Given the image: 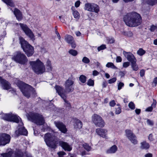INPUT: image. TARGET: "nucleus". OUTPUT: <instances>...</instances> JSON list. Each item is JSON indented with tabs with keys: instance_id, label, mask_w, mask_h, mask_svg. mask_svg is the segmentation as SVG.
<instances>
[{
	"instance_id": "f257e3e1",
	"label": "nucleus",
	"mask_w": 157,
	"mask_h": 157,
	"mask_svg": "<svg viewBox=\"0 0 157 157\" xmlns=\"http://www.w3.org/2000/svg\"><path fill=\"white\" fill-rule=\"evenodd\" d=\"M124 20L127 25L130 27H135L140 24L141 17L139 14L133 12L125 16Z\"/></svg>"
},
{
	"instance_id": "f03ea898",
	"label": "nucleus",
	"mask_w": 157,
	"mask_h": 157,
	"mask_svg": "<svg viewBox=\"0 0 157 157\" xmlns=\"http://www.w3.org/2000/svg\"><path fill=\"white\" fill-rule=\"evenodd\" d=\"M57 133L54 132L48 133L44 135V139L46 145L53 149L57 147L58 140L56 136Z\"/></svg>"
},
{
	"instance_id": "7ed1b4c3",
	"label": "nucleus",
	"mask_w": 157,
	"mask_h": 157,
	"mask_svg": "<svg viewBox=\"0 0 157 157\" xmlns=\"http://www.w3.org/2000/svg\"><path fill=\"white\" fill-rule=\"evenodd\" d=\"M17 86L20 88L23 95L27 98H29L30 94L33 93L35 94V92L33 88L31 86L25 84L21 81H19Z\"/></svg>"
},
{
	"instance_id": "20e7f679",
	"label": "nucleus",
	"mask_w": 157,
	"mask_h": 157,
	"mask_svg": "<svg viewBox=\"0 0 157 157\" xmlns=\"http://www.w3.org/2000/svg\"><path fill=\"white\" fill-rule=\"evenodd\" d=\"M20 43L22 48L28 56H32L34 53L33 47L22 37L19 38Z\"/></svg>"
},
{
	"instance_id": "39448f33",
	"label": "nucleus",
	"mask_w": 157,
	"mask_h": 157,
	"mask_svg": "<svg viewBox=\"0 0 157 157\" xmlns=\"http://www.w3.org/2000/svg\"><path fill=\"white\" fill-rule=\"evenodd\" d=\"M30 64L33 71L37 74H41L45 70V67L42 62L39 59L36 61H31Z\"/></svg>"
},
{
	"instance_id": "423d86ee",
	"label": "nucleus",
	"mask_w": 157,
	"mask_h": 157,
	"mask_svg": "<svg viewBox=\"0 0 157 157\" xmlns=\"http://www.w3.org/2000/svg\"><path fill=\"white\" fill-rule=\"evenodd\" d=\"M28 119L38 125H42L44 123L43 117L38 113H31L28 116Z\"/></svg>"
},
{
	"instance_id": "0eeeda50",
	"label": "nucleus",
	"mask_w": 157,
	"mask_h": 157,
	"mask_svg": "<svg viewBox=\"0 0 157 157\" xmlns=\"http://www.w3.org/2000/svg\"><path fill=\"white\" fill-rule=\"evenodd\" d=\"M12 59L16 62L22 64H25L28 61L25 56L19 51L16 52Z\"/></svg>"
},
{
	"instance_id": "6e6552de",
	"label": "nucleus",
	"mask_w": 157,
	"mask_h": 157,
	"mask_svg": "<svg viewBox=\"0 0 157 157\" xmlns=\"http://www.w3.org/2000/svg\"><path fill=\"white\" fill-rule=\"evenodd\" d=\"M1 114L2 119L6 121L18 123L20 119L19 116L13 114H4L1 112Z\"/></svg>"
},
{
	"instance_id": "1a4fd4ad",
	"label": "nucleus",
	"mask_w": 157,
	"mask_h": 157,
	"mask_svg": "<svg viewBox=\"0 0 157 157\" xmlns=\"http://www.w3.org/2000/svg\"><path fill=\"white\" fill-rule=\"evenodd\" d=\"M92 121L97 127L103 128L105 126L104 121L100 116L97 114H94L92 115Z\"/></svg>"
},
{
	"instance_id": "9d476101",
	"label": "nucleus",
	"mask_w": 157,
	"mask_h": 157,
	"mask_svg": "<svg viewBox=\"0 0 157 157\" xmlns=\"http://www.w3.org/2000/svg\"><path fill=\"white\" fill-rule=\"evenodd\" d=\"M56 92L64 100L65 105L67 107H71V105L69 102L66 100L67 95L64 93L63 88L59 86L56 85L55 87Z\"/></svg>"
},
{
	"instance_id": "9b49d317",
	"label": "nucleus",
	"mask_w": 157,
	"mask_h": 157,
	"mask_svg": "<svg viewBox=\"0 0 157 157\" xmlns=\"http://www.w3.org/2000/svg\"><path fill=\"white\" fill-rule=\"evenodd\" d=\"M74 84V81L71 79L69 78L66 80L64 84L65 90H63L64 93H69L72 92L74 89L73 85Z\"/></svg>"
},
{
	"instance_id": "f8f14e48",
	"label": "nucleus",
	"mask_w": 157,
	"mask_h": 157,
	"mask_svg": "<svg viewBox=\"0 0 157 157\" xmlns=\"http://www.w3.org/2000/svg\"><path fill=\"white\" fill-rule=\"evenodd\" d=\"M22 29L31 40L33 41L35 40V36L32 31L25 24L20 23L19 24Z\"/></svg>"
},
{
	"instance_id": "ddd939ff",
	"label": "nucleus",
	"mask_w": 157,
	"mask_h": 157,
	"mask_svg": "<svg viewBox=\"0 0 157 157\" xmlns=\"http://www.w3.org/2000/svg\"><path fill=\"white\" fill-rule=\"evenodd\" d=\"M17 123L19 124L18 125V129L15 132V134L17 136L19 135H26L28 134V131L23 126V124L22 122L21 119H19V121Z\"/></svg>"
},
{
	"instance_id": "4468645a",
	"label": "nucleus",
	"mask_w": 157,
	"mask_h": 157,
	"mask_svg": "<svg viewBox=\"0 0 157 157\" xmlns=\"http://www.w3.org/2000/svg\"><path fill=\"white\" fill-rule=\"evenodd\" d=\"M1 155L3 157H23V153L21 151H9L8 153L2 154Z\"/></svg>"
},
{
	"instance_id": "2eb2a0df",
	"label": "nucleus",
	"mask_w": 157,
	"mask_h": 157,
	"mask_svg": "<svg viewBox=\"0 0 157 157\" xmlns=\"http://www.w3.org/2000/svg\"><path fill=\"white\" fill-rule=\"evenodd\" d=\"M85 9L89 11L98 13L99 11L98 6L94 3H88L85 5Z\"/></svg>"
},
{
	"instance_id": "dca6fc26",
	"label": "nucleus",
	"mask_w": 157,
	"mask_h": 157,
	"mask_svg": "<svg viewBox=\"0 0 157 157\" xmlns=\"http://www.w3.org/2000/svg\"><path fill=\"white\" fill-rule=\"evenodd\" d=\"M10 140V136L6 133L0 134V146L5 145L8 144Z\"/></svg>"
},
{
	"instance_id": "f3484780",
	"label": "nucleus",
	"mask_w": 157,
	"mask_h": 157,
	"mask_svg": "<svg viewBox=\"0 0 157 157\" xmlns=\"http://www.w3.org/2000/svg\"><path fill=\"white\" fill-rule=\"evenodd\" d=\"M96 132L100 136L105 139H107L108 131L105 129L101 128H98L96 129Z\"/></svg>"
},
{
	"instance_id": "a211bd4d",
	"label": "nucleus",
	"mask_w": 157,
	"mask_h": 157,
	"mask_svg": "<svg viewBox=\"0 0 157 157\" xmlns=\"http://www.w3.org/2000/svg\"><path fill=\"white\" fill-rule=\"evenodd\" d=\"M54 123L56 126L61 132L64 133H66L67 129L66 126L63 123L59 121H55Z\"/></svg>"
},
{
	"instance_id": "6ab92c4d",
	"label": "nucleus",
	"mask_w": 157,
	"mask_h": 157,
	"mask_svg": "<svg viewBox=\"0 0 157 157\" xmlns=\"http://www.w3.org/2000/svg\"><path fill=\"white\" fill-rule=\"evenodd\" d=\"M123 54L127 60L131 63L136 61V59L132 53L124 51Z\"/></svg>"
},
{
	"instance_id": "aec40b11",
	"label": "nucleus",
	"mask_w": 157,
	"mask_h": 157,
	"mask_svg": "<svg viewBox=\"0 0 157 157\" xmlns=\"http://www.w3.org/2000/svg\"><path fill=\"white\" fill-rule=\"evenodd\" d=\"M0 83L4 89L8 90L11 88L10 84L6 80L2 79L1 77H0Z\"/></svg>"
},
{
	"instance_id": "412c9836",
	"label": "nucleus",
	"mask_w": 157,
	"mask_h": 157,
	"mask_svg": "<svg viewBox=\"0 0 157 157\" xmlns=\"http://www.w3.org/2000/svg\"><path fill=\"white\" fill-rule=\"evenodd\" d=\"M59 143L60 146L65 151H70L72 149V147L69 145L67 143L62 141H59Z\"/></svg>"
},
{
	"instance_id": "4be33fe9",
	"label": "nucleus",
	"mask_w": 157,
	"mask_h": 157,
	"mask_svg": "<svg viewBox=\"0 0 157 157\" xmlns=\"http://www.w3.org/2000/svg\"><path fill=\"white\" fill-rule=\"evenodd\" d=\"M13 12L18 20L21 21V20L22 18V15L21 12L19 10L15 8L14 9Z\"/></svg>"
},
{
	"instance_id": "5701e85b",
	"label": "nucleus",
	"mask_w": 157,
	"mask_h": 157,
	"mask_svg": "<svg viewBox=\"0 0 157 157\" xmlns=\"http://www.w3.org/2000/svg\"><path fill=\"white\" fill-rule=\"evenodd\" d=\"M117 150V147L115 145H114L108 149L106 152L108 154H112L115 153Z\"/></svg>"
},
{
	"instance_id": "b1692460",
	"label": "nucleus",
	"mask_w": 157,
	"mask_h": 157,
	"mask_svg": "<svg viewBox=\"0 0 157 157\" xmlns=\"http://www.w3.org/2000/svg\"><path fill=\"white\" fill-rule=\"evenodd\" d=\"M74 128L76 129H80L82 127V123L79 120H76L74 124Z\"/></svg>"
},
{
	"instance_id": "393cba45",
	"label": "nucleus",
	"mask_w": 157,
	"mask_h": 157,
	"mask_svg": "<svg viewBox=\"0 0 157 157\" xmlns=\"http://www.w3.org/2000/svg\"><path fill=\"white\" fill-rule=\"evenodd\" d=\"M71 10L72 11V14L75 18L78 19L80 17L79 12L75 9L74 7H72Z\"/></svg>"
},
{
	"instance_id": "a878e982",
	"label": "nucleus",
	"mask_w": 157,
	"mask_h": 157,
	"mask_svg": "<svg viewBox=\"0 0 157 157\" xmlns=\"http://www.w3.org/2000/svg\"><path fill=\"white\" fill-rule=\"evenodd\" d=\"M64 39L66 42L69 44L74 40V39L72 36L69 35H66L65 36Z\"/></svg>"
},
{
	"instance_id": "bb28decb",
	"label": "nucleus",
	"mask_w": 157,
	"mask_h": 157,
	"mask_svg": "<svg viewBox=\"0 0 157 157\" xmlns=\"http://www.w3.org/2000/svg\"><path fill=\"white\" fill-rule=\"evenodd\" d=\"M140 148L142 149H147L149 147V144L146 141H143L140 143Z\"/></svg>"
},
{
	"instance_id": "cd10ccee",
	"label": "nucleus",
	"mask_w": 157,
	"mask_h": 157,
	"mask_svg": "<svg viewBox=\"0 0 157 157\" xmlns=\"http://www.w3.org/2000/svg\"><path fill=\"white\" fill-rule=\"evenodd\" d=\"M125 132L126 135L128 139L135 135L130 130H126Z\"/></svg>"
},
{
	"instance_id": "c85d7f7f",
	"label": "nucleus",
	"mask_w": 157,
	"mask_h": 157,
	"mask_svg": "<svg viewBox=\"0 0 157 157\" xmlns=\"http://www.w3.org/2000/svg\"><path fill=\"white\" fill-rule=\"evenodd\" d=\"M46 68L48 71H52V67L51 65V61L49 60L47 61L46 63Z\"/></svg>"
},
{
	"instance_id": "c756f323",
	"label": "nucleus",
	"mask_w": 157,
	"mask_h": 157,
	"mask_svg": "<svg viewBox=\"0 0 157 157\" xmlns=\"http://www.w3.org/2000/svg\"><path fill=\"white\" fill-rule=\"evenodd\" d=\"M136 61L133 62L131 63V67L132 70L134 71H137L138 70V66L136 64Z\"/></svg>"
},
{
	"instance_id": "7c9ffc66",
	"label": "nucleus",
	"mask_w": 157,
	"mask_h": 157,
	"mask_svg": "<svg viewBox=\"0 0 157 157\" xmlns=\"http://www.w3.org/2000/svg\"><path fill=\"white\" fill-rule=\"evenodd\" d=\"M2 1L8 6L11 7L14 6V4L12 0H2Z\"/></svg>"
},
{
	"instance_id": "2f4dec72",
	"label": "nucleus",
	"mask_w": 157,
	"mask_h": 157,
	"mask_svg": "<svg viewBox=\"0 0 157 157\" xmlns=\"http://www.w3.org/2000/svg\"><path fill=\"white\" fill-rule=\"evenodd\" d=\"M129 140L131 142L134 144H136L138 143V141L135 135L130 138Z\"/></svg>"
},
{
	"instance_id": "473e14b6",
	"label": "nucleus",
	"mask_w": 157,
	"mask_h": 157,
	"mask_svg": "<svg viewBox=\"0 0 157 157\" xmlns=\"http://www.w3.org/2000/svg\"><path fill=\"white\" fill-rule=\"evenodd\" d=\"M106 67L108 68H110L113 69H116L117 67L114 65L113 63L111 62H108L106 65Z\"/></svg>"
},
{
	"instance_id": "72a5a7b5",
	"label": "nucleus",
	"mask_w": 157,
	"mask_h": 157,
	"mask_svg": "<svg viewBox=\"0 0 157 157\" xmlns=\"http://www.w3.org/2000/svg\"><path fill=\"white\" fill-rule=\"evenodd\" d=\"M79 81L82 83H85L86 80V77L83 75H81L79 77Z\"/></svg>"
},
{
	"instance_id": "f704fd0d",
	"label": "nucleus",
	"mask_w": 157,
	"mask_h": 157,
	"mask_svg": "<svg viewBox=\"0 0 157 157\" xmlns=\"http://www.w3.org/2000/svg\"><path fill=\"white\" fill-rule=\"evenodd\" d=\"M146 53V51L142 48H140L137 51V54L140 56H142Z\"/></svg>"
},
{
	"instance_id": "c9c22d12",
	"label": "nucleus",
	"mask_w": 157,
	"mask_h": 157,
	"mask_svg": "<svg viewBox=\"0 0 157 157\" xmlns=\"http://www.w3.org/2000/svg\"><path fill=\"white\" fill-rule=\"evenodd\" d=\"M69 53L74 56H76L78 54L76 50L73 49L70 50L69 51Z\"/></svg>"
},
{
	"instance_id": "e433bc0d",
	"label": "nucleus",
	"mask_w": 157,
	"mask_h": 157,
	"mask_svg": "<svg viewBox=\"0 0 157 157\" xmlns=\"http://www.w3.org/2000/svg\"><path fill=\"white\" fill-rule=\"evenodd\" d=\"M157 2V0H148L147 3L152 6H153Z\"/></svg>"
},
{
	"instance_id": "4c0bfd02",
	"label": "nucleus",
	"mask_w": 157,
	"mask_h": 157,
	"mask_svg": "<svg viewBox=\"0 0 157 157\" xmlns=\"http://www.w3.org/2000/svg\"><path fill=\"white\" fill-rule=\"evenodd\" d=\"M83 147L88 151H90L91 149V147L86 143L83 144Z\"/></svg>"
},
{
	"instance_id": "58836bf2",
	"label": "nucleus",
	"mask_w": 157,
	"mask_h": 157,
	"mask_svg": "<svg viewBox=\"0 0 157 157\" xmlns=\"http://www.w3.org/2000/svg\"><path fill=\"white\" fill-rule=\"evenodd\" d=\"M118 107L116 108L115 113L116 114H119L121 112V108L119 106V105H117Z\"/></svg>"
},
{
	"instance_id": "ea45409f",
	"label": "nucleus",
	"mask_w": 157,
	"mask_h": 157,
	"mask_svg": "<svg viewBox=\"0 0 157 157\" xmlns=\"http://www.w3.org/2000/svg\"><path fill=\"white\" fill-rule=\"evenodd\" d=\"M87 84L89 86H93L94 84V80L91 79H89L87 82Z\"/></svg>"
},
{
	"instance_id": "a19ab883",
	"label": "nucleus",
	"mask_w": 157,
	"mask_h": 157,
	"mask_svg": "<svg viewBox=\"0 0 157 157\" xmlns=\"http://www.w3.org/2000/svg\"><path fill=\"white\" fill-rule=\"evenodd\" d=\"M82 61L85 63H88L90 62V59L86 57H84L82 59Z\"/></svg>"
},
{
	"instance_id": "79ce46f5",
	"label": "nucleus",
	"mask_w": 157,
	"mask_h": 157,
	"mask_svg": "<svg viewBox=\"0 0 157 157\" xmlns=\"http://www.w3.org/2000/svg\"><path fill=\"white\" fill-rule=\"evenodd\" d=\"M129 108L132 109H135V105L134 103L132 102H130L128 104Z\"/></svg>"
},
{
	"instance_id": "37998d69",
	"label": "nucleus",
	"mask_w": 157,
	"mask_h": 157,
	"mask_svg": "<svg viewBox=\"0 0 157 157\" xmlns=\"http://www.w3.org/2000/svg\"><path fill=\"white\" fill-rule=\"evenodd\" d=\"M124 83L122 82H119L117 85L118 90H120L124 86Z\"/></svg>"
},
{
	"instance_id": "c03bdc74",
	"label": "nucleus",
	"mask_w": 157,
	"mask_h": 157,
	"mask_svg": "<svg viewBox=\"0 0 157 157\" xmlns=\"http://www.w3.org/2000/svg\"><path fill=\"white\" fill-rule=\"evenodd\" d=\"M117 80V78L116 77H114L108 80V83L109 84H112L115 82Z\"/></svg>"
},
{
	"instance_id": "a18cd8bd",
	"label": "nucleus",
	"mask_w": 157,
	"mask_h": 157,
	"mask_svg": "<svg viewBox=\"0 0 157 157\" xmlns=\"http://www.w3.org/2000/svg\"><path fill=\"white\" fill-rule=\"evenodd\" d=\"M69 44H71L72 48H75L76 47V44L74 40Z\"/></svg>"
},
{
	"instance_id": "49530a36",
	"label": "nucleus",
	"mask_w": 157,
	"mask_h": 157,
	"mask_svg": "<svg viewBox=\"0 0 157 157\" xmlns=\"http://www.w3.org/2000/svg\"><path fill=\"white\" fill-rule=\"evenodd\" d=\"M130 65V63L128 62H125L123 63V67L124 68H127Z\"/></svg>"
},
{
	"instance_id": "de8ad7c7",
	"label": "nucleus",
	"mask_w": 157,
	"mask_h": 157,
	"mask_svg": "<svg viewBox=\"0 0 157 157\" xmlns=\"http://www.w3.org/2000/svg\"><path fill=\"white\" fill-rule=\"evenodd\" d=\"M106 48L105 45H102L98 47V51H99L101 50L105 49Z\"/></svg>"
},
{
	"instance_id": "09e8293b",
	"label": "nucleus",
	"mask_w": 157,
	"mask_h": 157,
	"mask_svg": "<svg viewBox=\"0 0 157 157\" xmlns=\"http://www.w3.org/2000/svg\"><path fill=\"white\" fill-rule=\"evenodd\" d=\"M108 43H113L114 42V40L113 38H109L107 39Z\"/></svg>"
},
{
	"instance_id": "8fccbe9b",
	"label": "nucleus",
	"mask_w": 157,
	"mask_h": 157,
	"mask_svg": "<svg viewBox=\"0 0 157 157\" xmlns=\"http://www.w3.org/2000/svg\"><path fill=\"white\" fill-rule=\"evenodd\" d=\"M145 72V70L144 69H142L141 70L140 72V76L141 77L144 76V75Z\"/></svg>"
},
{
	"instance_id": "3c124183",
	"label": "nucleus",
	"mask_w": 157,
	"mask_h": 157,
	"mask_svg": "<svg viewBox=\"0 0 157 157\" xmlns=\"http://www.w3.org/2000/svg\"><path fill=\"white\" fill-rule=\"evenodd\" d=\"M147 124L150 125H153L154 124L153 121L149 119L147 120Z\"/></svg>"
},
{
	"instance_id": "603ef678",
	"label": "nucleus",
	"mask_w": 157,
	"mask_h": 157,
	"mask_svg": "<svg viewBox=\"0 0 157 157\" xmlns=\"http://www.w3.org/2000/svg\"><path fill=\"white\" fill-rule=\"evenodd\" d=\"M109 105L111 107H113L116 105L115 101L114 100H112L109 102Z\"/></svg>"
},
{
	"instance_id": "864d4df0",
	"label": "nucleus",
	"mask_w": 157,
	"mask_h": 157,
	"mask_svg": "<svg viewBox=\"0 0 157 157\" xmlns=\"http://www.w3.org/2000/svg\"><path fill=\"white\" fill-rule=\"evenodd\" d=\"M122 59L120 56H118L117 57L116 59V62L117 63L121 62Z\"/></svg>"
},
{
	"instance_id": "5fc2aeb1",
	"label": "nucleus",
	"mask_w": 157,
	"mask_h": 157,
	"mask_svg": "<svg viewBox=\"0 0 157 157\" xmlns=\"http://www.w3.org/2000/svg\"><path fill=\"white\" fill-rule=\"evenodd\" d=\"M57 154L60 157H61L62 156L65 155L66 154L63 151L59 152Z\"/></svg>"
},
{
	"instance_id": "6e6d98bb",
	"label": "nucleus",
	"mask_w": 157,
	"mask_h": 157,
	"mask_svg": "<svg viewBox=\"0 0 157 157\" xmlns=\"http://www.w3.org/2000/svg\"><path fill=\"white\" fill-rule=\"evenodd\" d=\"M156 28L157 27L156 26L152 25L151 27L150 30L151 32H153Z\"/></svg>"
},
{
	"instance_id": "4d7b16f0",
	"label": "nucleus",
	"mask_w": 157,
	"mask_h": 157,
	"mask_svg": "<svg viewBox=\"0 0 157 157\" xmlns=\"http://www.w3.org/2000/svg\"><path fill=\"white\" fill-rule=\"evenodd\" d=\"M99 73L97 71L94 70L93 71V75L94 76H96L98 75Z\"/></svg>"
},
{
	"instance_id": "13d9d810",
	"label": "nucleus",
	"mask_w": 157,
	"mask_h": 157,
	"mask_svg": "<svg viewBox=\"0 0 157 157\" xmlns=\"http://www.w3.org/2000/svg\"><path fill=\"white\" fill-rule=\"evenodd\" d=\"M156 100L153 99V102L151 105V106L153 108H155L156 106Z\"/></svg>"
},
{
	"instance_id": "bf43d9fd",
	"label": "nucleus",
	"mask_w": 157,
	"mask_h": 157,
	"mask_svg": "<svg viewBox=\"0 0 157 157\" xmlns=\"http://www.w3.org/2000/svg\"><path fill=\"white\" fill-rule=\"evenodd\" d=\"M80 1H77L75 3V6L76 7H78L80 6Z\"/></svg>"
},
{
	"instance_id": "052dcab7",
	"label": "nucleus",
	"mask_w": 157,
	"mask_h": 157,
	"mask_svg": "<svg viewBox=\"0 0 157 157\" xmlns=\"http://www.w3.org/2000/svg\"><path fill=\"white\" fill-rule=\"evenodd\" d=\"M153 108H152V107H151V106L148 107L146 109V111H148V112H151L153 110Z\"/></svg>"
},
{
	"instance_id": "680f3d73",
	"label": "nucleus",
	"mask_w": 157,
	"mask_h": 157,
	"mask_svg": "<svg viewBox=\"0 0 157 157\" xmlns=\"http://www.w3.org/2000/svg\"><path fill=\"white\" fill-rule=\"evenodd\" d=\"M75 33L77 36H80L81 35V33L79 31H76L75 32Z\"/></svg>"
},
{
	"instance_id": "e2e57ef3",
	"label": "nucleus",
	"mask_w": 157,
	"mask_h": 157,
	"mask_svg": "<svg viewBox=\"0 0 157 157\" xmlns=\"http://www.w3.org/2000/svg\"><path fill=\"white\" fill-rule=\"evenodd\" d=\"M148 139L150 141H153V135L152 134H150L148 137Z\"/></svg>"
},
{
	"instance_id": "0e129e2a",
	"label": "nucleus",
	"mask_w": 157,
	"mask_h": 157,
	"mask_svg": "<svg viewBox=\"0 0 157 157\" xmlns=\"http://www.w3.org/2000/svg\"><path fill=\"white\" fill-rule=\"evenodd\" d=\"M145 157H152V155L151 153H147L145 155Z\"/></svg>"
},
{
	"instance_id": "69168bd1",
	"label": "nucleus",
	"mask_w": 157,
	"mask_h": 157,
	"mask_svg": "<svg viewBox=\"0 0 157 157\" xmlns=\"http://www.w3.org/2000/svg\"><path fill=\"white\" fill-rule=\"evenodd\" d=\"M107 84L105 81H104L102 83V86L103 88H105L107 86Z\"/></svg>"
},
{
	"instance_id": "338daca9",
	"label": "nucleus",
	"mask_w": 157,
	"mask_h": 157,
	"mask_svg": "<svg viewBox=\"0 0 157 157\" xmlns=\"http://www.w3.org/2000/svg\"><path fill=\"white\" fill-rule=\"evenodd\" d=\"M135 111L136 113L137 114H139L140 113L141 110H140V109H136L135 110Z\"/></svg>"
},
{
	"instance_id": "774afa93",
	"label": "nucleus",
	"mask_w": 157,
	"mask_h": 157,
	"mask_svg": "<svg viewBox=\"0 0 157 157\" xmlns=\"http://www.w3.org/2000/svg\"><path fill=\"white\" fill-rule=\"evenodd\" d=\"M153 83L155 84V85L157 84V77L155 78L153 81Z\"/></svg>"
}]
</instances>
